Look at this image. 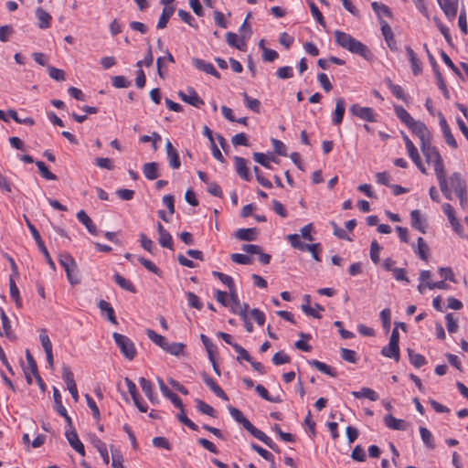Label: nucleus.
Instances as JSON below:
<instances>
[{
    "label": "nucleus",
    "instance_id": "nucleus-62",
    "mask_svg": "<svg viewBox=\"0 0 468 468\" xmlns=\"http://www.w3.org/2000/svg\"><path fill=\"white\" fill-rule=\"evenodd\" d=\"M62 378L67 385V388L71 385H75L74 375L68 366H64L62 368Z\"/></svg>",
    "mask_w": 468,
    "mask_h": 468
},
{
    "label": "nucleus",
    "instance_id": "nucleus-52",
    "mask_svg": "<svg viewBox=\"0 0 468 468\" xmlns=\"http://www.w3.org/2000/svg\"><path fill=\"white\" fill-rule=\"evenodd\" d=\"M94 446L96 447L97 451L100 452L101 458L103 459L104 463L108 464L110 462L108 450L106 444L101 441L100 439H96L94 441Z\"/></svg>",
    "mask_w": 468,
    "mask_h": 468
},
{
    "label": "nucleus",
    "instance_id": "nucleus-23",
    "mask_svg": "<svg viewBox=\"0 0 468 468\" xmlns=\"http://www.w3.org/2000/svg\"><path fill=\"white\" fill-rule=\"evenodd\" d=\"M406 52L411 65L412 73L415 76L420 75L422 71L421 61L418 58L416 53L410 46L406 47Z\"/></svg>",
    "mask_w": 468,
    "mask_h": 468
},
{
    "label": "nucleus",
    "instance_id": "nucleus-55",
    "mask_svg": "<svg viewBox=\"0 0 468 468\" xmlns=\"http://www.w3.org/2000/svg\"><path fill=\"white\" fill-rule=\"evenodd\" d=\"M302 310L307 315L313 316L314 318H320L321 315L318 314L317 311H324V308L318 303L315 304V309L312 308L309 304H303Z\"/></svg>",
    "mask_w": 468,
    "mask_h": 468
},
{
    "label": "nucleus",
    "instance_id": "nucleus-50",
    "mask_svg": "<svg viewBox=\"0 0 468 468\" xmlns=\"http://www.w3.org/2000/svg\"><path fill=\"white\" fill-rule=\"evenodd\" d=\"M212 274L214 277H217L223 284H225L229 289V291L235 289V283L231 276L217 271H214Z\"/></svg>",
    "mask_w": 468,
    "mask_h": 468
},
{
    "label": "nucleus",
    "instance_id": "nucleus-30",
    "mask_svg": "<svg viewBox=\"0 0 468 468\" xmlns=\"http://www.w3.org/2000/svg\"><path fill=\"white\" fill-rule=\"evenodd\" d=\"M158 168L156 162L146 163L143 166V173L148 180H154L159 176Z\"/></svg>",
    "mask_w": 468,
    "mask_h": 468
},
{
    "label": "nucleus",
    "instance_id": "nucleus-22",
    "mask_svg": "<svg viewBox=\"0 0 468 468\" xmlns=\"http://www.w3.org/2000/svg\"><path fill=\"white\" fill-rule=\"evenodd\" d=\"M411 226L421 233H426V220L421 217L420 210L415 209L410 213Z\"/></svg>",
    "mask_w": 468,
    "mask_h": 468
},
{
    "label": "nucleus",
    "instance_id": "nucleus-51",
    "mask_svg": "<svg viewBox=\"0 0 468 468\" xmlns=\"http://www.w3.org/2000/svg\"><path fill=\"white\" fill-rule=\"evenodd\" d=\"M53 398L55 402V408L58 413L59 415H66V408L62 404L60 392L57 388H53Z\"/></svg>",
    "mask_w": 468,
    "mask_h": 468
},
{
    "label": "nucleus",
    "instance_id": "nucleus-14",
    "mask_svg": "<svg viewBox=\"0 0 468 468\" xmlns=\"http://www.w3.org/2000/svg\"><path fill=\"white\" fill-rule=\"evenodd\" d=\"M193 65L199 70L206 72L207 74H210L217 79H220L219 72L215 69V67L201 58H192Z\"/></svg>",
    "mask_w": 468,
    "mask_h": 468
},
{
    "label": "nucleus",
    "instance_id": "nucleus-61",
    "mask_svg": "<svg viewBox=\"0 0 468 468\" xmlns=\"http://www.w3.org/2000/svg\"><path fill=\"white\" fill-rule=\"evenodd\" d=\"M95 165L103 169L112 170L114 168V165L112 159L107 157H97L94 160Z\"/></svg>",
    "mask_w": 468,
    "mask_h": 468
},
{
    "label": "nucleus",
    "instance_id": "nucleus-8",
    "mask_svg": "<svg viewBox=\"0 0 468 468\" xmlns=\"http://www.w3.org/2000/svg\"><path fill=\"white\" fill-rule=\"evenodd\" d=\"M178 96L183 101L196 108H200L205 103L204 101L198 96L195 89L192 87H188L186 92L180 90L178 92Z\"/></svg>",
    "mask_w": 468,
    "mask_h": 468
},
{
    "label": "nucleus",
    "instance_id": "nucleus-4",
    "mask_svg": "<svg viewBox=\"0 0 468 468\" xmlns=\"http://www.w3.org/2000/svg\"><path fill=\"white\" fill-rule=\"evenodd\" d=\"M420 147L426 162L433 165L435 174L445 170L443 159L438 149L431 144V142L420 145Z\"/></svg>",
    "mask_w": 468,
    "mask_h": 468
},
{
    "label": "nucleus",
    "instance_id": "nucleus-60",
    "mask_svg": "<svg viewBox=\"0 0 468 468\" xmlns=\"http://www.w3.org/2000/svg\"><path fill=\"white\" fill-rule=\"evenodd\" d=\"M186 297H187L188 304L191 307H193L195 309H197V310H201L202 309L203 303H202V302L200 301V299H199V297L197 295H196L192 292H186Z\"/></svg>",
    "mask_w": 468,
    "mask_h": 468
},
{
    "label": "nucleus",
    "instance_id": "nucleus-5",
    "mask_svg": "<svg viewBox=\"0 0 468 468\" xmlns=\"http://www.w3.org/2000/svg\"><path fill=\"white\" fill-rule=\"evenodd\" d=\"M112 337L121 353L128 360H133L136 356V348L133 342L124 335L113 333Z\"/></svg>",
    "mask_w": 468,
    "mask_h": 468
},
{
    "label": "nucleus",
    "instance_id": "nucleus-46",
    "mask_svg": "<svg viewBox=\"0 0 468 468\" xmlns=\"http://www.w3.org/2000/svg\"><path fill=\"white\" fill-rule=\"evenodd\" d=\"M15 278L13 275L9 277V287H10V296L16 302L18 307L21 306V299L19 294V290L16 284Z\"/></svg>",
    "mask_w": 468,
    "mask_h": 468
},
{
    "label": "nucleus",
    "instance_id": "nucleus-48",
    "mask_svg": "<svg viewBox=\"0 0 468 468\" xmlns=\"http://www.w3.org/2000/svg\"><path fill=\"white\" fill-rule=\"evenodd\" d=\"M184 348H185V345L182 343L167 342L164 350L171 355L179 356L183 353Z\"/></svg>",
    "mask_w": 468,
    "mask_h": 468
},
{
    "label": "nucleus",
    "instance_id": "nucleus-37",
    "mask_svg": "<svg viewBox=\"0 0 468 468\" xmlns=\"http://www.w3.org/2000/svg\"><path fill=\"white\" fill-rule=\"evenodd\" d=\"M372 9L376 13V15L378 16L379 21L383 20L382 16H388L390 17L392 13L389 9V7L382 3L378 2H373L371 4Z\"/></svg>",
    "mask_w": 468,
    "mask_h": 468
},
{
    "label": "nucleus",
    "instance_id": "nucleus-54",
    "mask_svg": "<svg viewBox=\"0 0 468 468\" xmlns=\"http://www.w3.org/2000/svg\"><path fill=\"white\" fill-rule=\"evenodd\" d=\"M178 420L187 426L192 431H197L198 427L196 423H194L185 413L184 406L182 407V410H180V412L177 414Z\"/></svg>",
    "mask_w": 468,
    "mask_h": 468
},
{
    "label": "nucleus",
    "instance_id": "nucleus-26",
    "mask_svg": "<svg viewBox=\"0 0 468 468\" xmlns=\"http://www.w3.org/2000/svg\"><path fill=\"white\" fill-rule=\"evenodd\" d=\"M258 234L259 231L256 228L239 229L235 233V237L239 240L251 241L257 239Z\"/></svg>",
    "mask_w": 468,
    "mask_h": 468
},
{
    "label": "nucleus",
    "instance_id": "nucleus-6",
    "mask_svg": "<svg viewBox=\"0 0 468 468\" xmlns=\"http://www.w3.org/2000/svg\"><path fill=\"white\" fill-rule=\"evenodd\" d=\"M349 112L353 116H356L363 121L376 122H377V114L374 110L370 107H363L357 103H355L350 106Z\"/></svg>",
    "mask_w": 468,
    "mask_h": 468
},
{
    "label": "nucleus",
    "instance_id": "nucleus-28",
    "mask_svg": "<svg viewBox=\"0 0 468 468\" xmlns=\"http://www.w3.org/2000/svg\"><path fill=\"white\" fill-rule=\"evenodd\" d=\"M226 41L230 47L239 50H244L246 47V40L233 32H228L226 34Z\"/></svg>",
    "mask_w": 468,
    "mask_h": 468
},
{
    "label": "nucleus",
    "instance_id": "nucleus-64",
    "mask_svg": "<svg viewBox=\"0 0 468 468\" xmlns=\"http://www.w3.org/2000/svg\"><path fill=\"white\" fill-rule=\"evenodd\" d=\"M340 351L344 360L354 364L357 362L356 353L354 350L343 347Z\"/></svg>",
    "mask_w": 468,
    "mask_h": 468
},
{
    "label": "nucleus",
    "instance_id": "nucleus-49",
    "mask_svg": "<svg viewBox=\"0 0 468 468\" xmlns=\"http://www.w3.org/2000/svg\"><path fill=\"white\" fill-rule=\"evenodd\" d=\"M287 240L291 243L292 247L300 250H306L309 244L303 243L300 239L299 234H290L287 236Z\"/></svg>",
    "mask_w": 468,
    "mask_h": 468
},
{
    "label": "nucleus",
    "instance_id": "nucleus-24",
    "mask_svg": "<svg viewBox=\"0 0 468 468\" xmlns=\"http://www.w3.org/2000/svg\"><path fill=\"white\" fill-rule=\"evenodd\" d=\"M77 218L80 223H82L86 227V229L91 235H98V229L96 225L93 223L91 218L87 215V213L84 210H80L77 213Z\"/></svg>",
    "mask_w": 468,
    "mask_h": 468
},
{
    "label": "nucleus",
    "instance_id": "nucleus-63",
    "mask_svg": "<svg viewBox=\"0 0 468 468\" xmlns=\"http://www.w3.org/2000/svg\"><path fill=\"white\" fill-rule=\"evenodd\" d=\"M112 84L117 89L128 88L131 85V81L123 76H114L112 78Z\"/></svg>",
    "mask_w": 468,
    "mask_h": 468
},
{
    "label": "nucleus",
    "instance_id": "nucleus-42",
    "mask_svg": "<svg viewBox=\"0 0 468 468\" xmlns=\"http://www.w3.org/2000/svg\"><path fill=\"white\" fill-rule=\"evenodd\" d=\"M0 316H1V322H2V328H3V331H4V335L7 337V338H13L14 337V334H13V331L11 329V323H10V320L8 319L7 315L5 314V311L0 308Z\"/></svg>",
    "mask_w": 468,
    "mask_h": 468
},
{
    "label": "nucleus",
    "instance_id": "nucleus-44",
    "mask_svg": "<svg viewBox=\"0 0 468 468\" xmlns=\"http://www.w3.org/2000/svg\"><path fill=\"white\" fill-rule=\"evenodd\" d=\"M195 402H196L197 409L198 411H200L203 414L213 417V418L216 417V410H214L213 407H211L210 405H208L207 403H206L205 401H203L200 399H196Z\"/></svg>",
    "mask_w": 468,
    "mask_h": 468
},
{
    "label": "nucleus",
    "instance_id": "nucleus-27",
    "mask_svg": "<svg viewBox=\"0 0 468 468\" xmlns=\"http://www.w3.org/2000/svg\"><path fill=\"white\" fill-rule=\"evenodd\" d=\"M406 149H407L409 156L410 157L412 162L415 164V165L420 169V171L422 174H427L426 167L424 166V165L420 159V156L419 154V151H418L417 147L414 144H411V145L408 146Z\"/></svg>",
    "mask_w": 468,
    "mask_h": 468
},
{
    "label": "nucleus",
    "instance_id": "nucleus-13",
    "mask_svg": "<svg viewBox=\"0 0 468 468\" xmlns=\"http://www.w3.org/2000/svg\"><path fill=\"white\" fill-rule=\"evenodd\" d=\"M165 151L168 158L169 166L173 169H178L181 166V161L177 150L174 148L172 143L167 140L165 144Z\"/></svg>",
    "mask_w": 468,
    "mask_h": 468
},
{
    "label": "nucleus",
    "instance_id": "nucleus-38",
    "mask_svg": "<svg viewBox=\"0 0 468 468\" xmlns=\"http://www.w3.org/2000/svg\"><path fill=\"white\" fill-rule=\"evenodd\" d=\"M174 11H175V8L173 6L164 7L161 16H160L157 26H156L158 29H163L166 27L169 19L171 18V16L174 14Z\"/></svg>",
    "mask_w": 468,
    "mask_h": 468
},
{
    "label": "nucleus",
    "instance_id": "nucleus-2",
    "mask_svg": "<svg viewBox=\"0 0 468 468\" xmlns=\"http://www.w3.org/2000/svg\"><path fill=\"white\" fill-rule=\"evenodd\" d=\"M334 35L336 44L341 48L348 50L353 54L359 55L367 60H370L372 58L373 55L368 48L361 41L353 37L351 35L340 30H335Z\"/></svg>",
    "mask_w": 468,
    "mask_h": 468
},
{
    "label": "nucleus",
    "instance_id": "nucleus-43",
    "mask_svg": "<svg viewBox=\"0 0 468 468\" xmlns=\"http://www.w3.org/2000/svg\"><path fill=\"white\" fill-rule=\"evenodd\" d=\"M408 355H409V358H410V363L415 367L419 368V367H422V366L427 364V360H426V358L422 355L415 353L410 348L408 349Z\"/></svg>",
    "mask_w": 468,
    "mask_h": 468
},
{
    "label": "nucleus",
    "instance_id": "nucleus-16",
    "mask_svg": "<svg viewBox=\"0 0 468 468\" xmlns=\"http://www.w3.org/2000/svg\"><path fill=\"white\" fill-rule=\"evenodd\" d=\"M157 231L159 234V244L166 249L174 250L173 239L171 234L163 227V225L158 222L157 224Z\"/></svg>",
    "mask_w": 468,
    "mask_h": 468
},
{
    "label": "nucleus",
    "instance_id": "nucleus-34",
    "mask_svg": "<svg viewBox=\"0 0 468 468\" xmlns=\"http://www.w3.org/2000/svg\"><path fill=\"white\" fill-rule=\"evenodd\" d=\"M414 252L419 255V257L423 261H428L429 258V247L425 242L424 239L419 237L417 239V247L413 248Z\"/></svg>",
    "mask_w": 468,
    "mask_h": 468
},
{
    "label": "nucleus",
    "instance_id": "nucleus-33",
    "mask_svg": "<svg viewBox=\"0 0 468 468\" xmlns=\"http://www.w3.org/2000/svg\"><path fill=\"white\" fill-rule=\"evenodd\" d=\"M395 113L397 117L400 120L401 122H403L408 128L416 121L414 120L411 115L402 107L399 105H396L394 107Z\"/></svg>",
    "mask_w": 468,
    "mask_h": 468
},
{
    "label": "nucleus",
    "instance_id": "nucleus-58",
    "mask_svg": "<svg viewBox=\"0 0 468 468\" xmlns=\"http://www.w3.org/2000/svg\"><path fill=\"white\" fill-rule=\"evenodd\" d=\"M308 4H309L310 10H311L313 16L322 27H324L325 26L324 18L322 13L320 12V10L318 9V7L316 6V5L313 1H309Z\"/></svg>",
    "mask_w": 468,
    "mask_h": 468
},
{
    "label": "nucleus",
    "instance_id": "nucleus-1",
    "mask_svg": "<svg viewBox=\"0 0 468 468\" xmlns=\"http://www.w3.org/2000/svg\"><path fill=\"white\" fill-rule=\"evenodd\" d=\"M228 410L229 411L230 416L239 424L243 426L245 430H247L253 437L262 441L265 445L275 452H279L278 445L263 431L256 428L246 417H244L243 413L237 408L233 406H229Z\"/></svg>",
    "mask_w": 468,
    "mask_h": 468
},
{
    "label": "nucleus",
    "instance_id": "nucleus-7",
    "mask_svg": "<svg viewBox=\"0 0 468 468\" xmlns=\"http://www.w3.org/2000/svg\"><path fill=\"white\" fill-rule=\"evenodd\" d=\"M409 129L420 140V145L431 142V134L426 124L420 121H415Z\"/></svg>",
    "mask_w": 468,
    "mask_h": 468
},
{
    "label": "nucleus",
    "instance_id": "nucleus-40",
    "mask_svg": "<svg viewBox=\"0 0 468 468\" xmlns=\"http://www.w3.org/2000/svg\"><path fill=\"white\" fill-rule=\"evenodd\" d=\"M442 210L444 214L447 216L452 226L457 230V228L460 227L459 221L455 217L454 209L452 206L449 203H445L442 205Z\"/></svg>",
    "mask_w": 468,
    "mask_h": 468
},
{
    "label": "nucleus",
    "instance_id": "nucleus-3",
    "mask_svg": "<svg viewBox=\"0 0 468 468\" xmlns=\"http://www.w3.org/2000/svg\"><path fill=\"white\" fill-rule=\"evenodd\" d=\"M60 265L64 268L68 281L71 285H76L80 282L78 265L69 253H61L58 258Z\"/></svg>",
    "mask_w": 468,
    "mask_h": 468
},
{
    "label": "nucleus",
    "instance_id": "nucleus-47",
    "mask_svg": "<svg viewBox=\"0 0 468 468\" xmlns=\"http://www.w3.org/2000/svg\"><path fill=\"white\" fill-rule=\"evenodd\" d=\"M245 105L248 109L259 113L261 110V101L257 99L250 97L246 92L242 94Z\"/></svg>",
    "mask_w": 468,
    "mask_h": 468
},
{
    "label": "nucleus",
    "instance_id": "nucleus-11",
    "mask_svg": "<svg viewBox=\"0 0 468 468\" xmlns=\"http://www.w3.org/2000/svg\"><path fill=\"white\" fill-rule=\"evenodd\" d=\"M65 436L69 443V445L80 455H85V449L83 443L79 439L77 431L75 429L67 430L65 432Z\"/></svg>",
    "mask_w": 468,
    "mask_h": 468
},
{
    "label": "nucleus",
    "instance_id": "nucleus-36",
    "mask_svg": "<svg viewBox=\"0 0 468 468\" xmlns=\"http://www.w3.org/2000/svg\"><path fill=\"white\" fill-rule=\"evenodd\" d=\"M309 365L315 367L320 372L326 374L330 377L335 378L336 377V371L331 367L330 366L326 365L324 362L318 361V360H311L309 361Z\"/></svg>",
    "mask_w": 468,
    "mask_h": 468
},
{
    "label": "nucleus",
    "instance_id": "nucleus-18",
    "mask_svg": "<svg viewBox=\"0 0 468 468\" xmlns=\"http://www.w3.org/2000/svg\"><path fill=\"white\" fill-rule=\"evenodd\" d=\"M203 381L206 385L213 391L218 398L223 400H229L228 395L224 392V390L217 384V382L209 377L207 374H202Z\"/></svg>",
    "mask_w": 468,
    "mask_h": 468
},
{
    "label": "nucleus",
    "instance_id": "nucleus-53",
    "mask_svg": "<svg viewBox=\"0 0 468 468\" xmlns=\"http://www.w3.org/2000/svg\"><path fill=\"white\" fill-rule=\"evenodd\" d=\"M36 165L39 170V173L41 174V176L47 179V180H56L57 179V176L56 175H54L53 173H51L48 166L45 165L44 162L42 161H37L36 162Z\"/></svg>",
    "mask_w": 468,
    "mask_h": 468
},
{
    "label": "nucleus",
    "instance_id": "nucleus-20",
    "mask_svg": "<svg viewBox=\"0 0 468 468\" xmlns=\"http://www.w3.org/2000/svg\"><path fill=\"white\" fill-rule=\"evenodd\" d=\"M346 112V101L343 98H338L335 101V109L333 113L332 122L335 125L341 124L343 122L344 114Z\"/></svg>",
    "mask_w": 468,
    "mask_h": 468
},
{
    "label": "nucleus",
    "instance_id": "nucleus-12",
    "mask_svg": "<svg viewBox=\"0 0 468 468\" xmlns=\"http://www.w3.org/2000/svg\"><path fill=\"white\" fill-rule=\"evenodd\" d=\"M235 168L237 174L245 181H250L252 179L250 170L248 168V161L239 156L234 157Z\"/></svg>",
    "mask_w": 468,
    "mask_h": 468
},
{
    "label": "nucleus",
    "instance_id": "nucleus-21",
    "mask_svg": "<svg viewBox=\"0 0 468 468\" xmlns=\"http://www.w3.org/2000/svg\"><path fill=\"white\" fill-rule=\"evenodd\" d=\"M139 384L145 394V396L148 398V399L152 403H156L158 401L157 395L154 392V386L152 382L144 378H139Z\"/></svg>",
    "mask_w": 468,
    "mask_h": 468
},
{
    "label": "nucleus",
    "instance_id": "nucleus-59",
    "mask_svg": "<svg viewBox=\"0 0 468 468\" xmlns=\"http://www.w3.org/2000/svg\"><path fill=\"white\" fill-rule=\"evenodd\" d=\"M380 320L386 331H388L391 325V312L388 308H385L380 312Z\"/></svg>",
    "mask_w": 468,
    "mask_h": 468
},
{
    "label": "nucleus",
    "instance_id": "nucleus-9",
    "mask_svg": "<svg viewBox=\"0 0 468 468\" xmlns=\"http://www.w3.org/2000/svg\"><path fill=\"white\" fill-rule=\"evenodd\" d=\"M438 117H439V120H440V127H441V130L442 132V134H443V137L445 139V142L451 146L452 147L453 149H456L458 147V144L456 142V140L454 139L452 132H451V128L444 117V115L439 112H438Z\"/></svg>",
    "mask_w": 468,
    "mask_h": 468
},
{
    "label": "nucleus",
    "instance_id": "nucleus-17",
    "mask_svg": "<svg viewBox=\"0 0 468 468\" xmlns=\"http://www.w3.org/2000/svg\"><path fill=\"white\" fill-rule=\"evenodd\" d=\"M450 184L456 196H461L462 193H466V184L462 178V175L460 173L455 172L450 176Z\"/></svg>",
    "mask_w": 468,
    "mask_h": 468
},
{
    "label": "nucleus",
    "instance_id": "nucleus-41",
    "mask_svg": "<svg viewBox=\"0 0 468 468\" xmlns=\"http://www.w3.org/2000/svg\"><path fill=\"white\" fill-rule=\"evenodd\" d=\"M114 281L123 290H126L131 292H135V287L133 284V282L130 280H127L123 276H122L120 273L114 274Z\"/></svg>",
    "mask_w": 468,
    "mask_h": 468
},
{
    "label": "nucleus",
    "instance_id": "nucleus-45",
    "mask_svg": "<svg viewBox=\"0 0 468 468\" xmlns=\"http://www.w3.org/2000/svg\"><path fill=\"white\" fill-rule=\"evenodd\" d=\"M420 434L425 446L429 449H434L435 444L431 432L425 427H420Z\"/></svg>",
    "mask_w": 468,
    "mask_h": 468
},
{
    "label": "nucleus",
    "instance_id": "nucleus-15",
    "mask_svg": "<svg viewBox=\"0 0 468 468\" xmlns=\"http://www.w3.org/2000/svg\"><path fill=\"white\" fill-rule=\"evenodd\" d=\"M157 380H158L159 388H160L162 394L165 398L169 399L172 401V403L175 405V407H176L179 410H182L183 403H182V400L180 399V398L176 394L173 393L167 388V386L165 384V382L162 378H158Z\"/></svg>",
    "mask_w": 468,
    "mask_h": 468
},
{
    "label": "nucleus",
    "instance_id": "nucleus-10",
    "mask_svg": "<svg viewBox=\"0 0 468 468\" xmlns=\"http://www.w3.org/2000/svg\"><path fill=\"white\" fill-rule=\"evenodd\" d=\"M440 7L449 20H453L457 15L459 0H437Z\"/></svg>",
    "mask_w": 468,
    "mask_h": 468
},
{
    "label": "nucleus",
    "instance_id": "nucleus-57",
    "mask_svg": "<svg viewBox=\"0 0 468 468\" xmlns=\"http://www.w3.org/2000/svg\"><path fill=\"white\" fill-rule=\"evenodd\" d=\"M85 399L87 401V405L92 412V416L95 420H99L101 419V412L93 399L89 395H85Z\"/></svg>",
    "mask_w": 468,
    "mask_h": 468
},
{
    "label": "nucleus",
    "instance_id": "nucleus-25",
    "mask_svg": "<svg viewBox=\"0 0 468 468\" xmlns=\"http://www.w3.org/2000/svg\"><path fill=\"white\" fill-rule=\"evenodd\" d=\"M36 16L37 18V27L41 29H46L50 27L52 17L51 16L45 11L42 7H37L36 9Z\"/></svg>",
    "mask_w": 468,
    "mask_h": 468
},
{
    "label": "nucleus",
    "instance_id": "nucleus-19",
    "mask_svg": "<svg viewBox=\"0 0 468 468\" xmlns=\"http://www.w3.org/2000/svg\"><path fill=\"white\" fill-rule=\"evenodd\" d=\"M384 423L388 429L394 431H406L408 426L404 420L397 419L391 414L384 417Z\"/></svg>",
    "mask_w": 468,
    "mask_h": 468
},
{
    "label": "nucleus",
    "instance_id": "nucleus-29",
    "mask_svg": "<svg viewBox=\"0 0 468 468\" xmlns=\"http://www.w3.org/2000/svg\"><path fill=\"white\" fill-rule=\"evenodd\" d=\"M352 396L356 399H368L371 401H377L378 399V394L370 388H362L359 391H352Z\"/></svg>",
    "mask_w": 468,
    "mask_h": 468
},
{
    "label": "nucleus",
    "instance_id": "nucleus-32",
    "mask_svg": "<svg viewBox=\"0 0 468 468\" xmlns=\"http://www.w3.org/2000/svg\"><path fill=\"white\" fill-rule=\"evenodd\" d=\"M98 307L100 308L101 313H105L106 314L108 320L112 324H118L116 316H115V312H114L113 308L112 307V305L110 304V303H108V302H106L104 300H101L98 303Z\"/></svg>",
    "mask_w": 468,
    "mask_h": 468
},
{
    "label": "nucleus",
    "instance_id": "nucleus-35",
    "mask_svg": "<svg viewBox=\"0 0 468 468\" xmlns=\"http://www.w3.org/2000/svg\"><path fill=\"white\" fill-rule=\"evenodd\" d=\"M309 365L315 367L320 372L326 374L330 377L335 378L336 377V371L331 367L330 366L326 365L324 362L318 361V360H311L309 361Z\"/></svg>",
    "mask_w": 468,
    "mask_h": 468
},
{
    "label": "nucleus",
    "instance_id": "nucleus-31",
    "mask_svg": "<svg viewBox=\"0 0 468 468\" xmlns=\"http://www.w3.org/2000/svg\"><path fill=\"white\" fill-rule=\"evenodd\" d=\"M382 356L393 358L397 362L399 360V346L395 343H388V346H384L381 350Z\"/></svg>",
    "mask_w": 468,
    "mask_h": 468
},
{
    "label": "nucleus",
    "instance_id": "nucleus-39",
    "mask_svg": "<svg viewBox=\"0 0 468 468\" xmlns=\"http://www.w3.org/2000/svg\"><path fill=\"white\" fill-rule=\"evenodd\" d=\"M146 335L151 341H153L155 345L160 346L163 350L165 349V347L168 342L165 337L157 334L155 331H154L152 329H147Z\"/></svg>",
    "mask_w": 468,
    "mask_h": 468
},
{
    "label": "nucleus",
    "instance_id": "nucleus-56",
    "mask_svg": "<svg viewBox=\"0 0 468 468\" xmlns=\"http://www.w3.org/2000/svg\"><path fill=\"white\" fill-rule=\"evenodd\" d=\"M250 447L252 450H254L257 453H259L266 461H268L270 463L274 461V456L272 455V453H271L267 450L263 449L260 445H258L256 443H251Z\"/></svg>",
    "mask_w": 468,
    "mask_h": 468
}]
</instances>
